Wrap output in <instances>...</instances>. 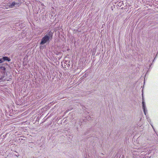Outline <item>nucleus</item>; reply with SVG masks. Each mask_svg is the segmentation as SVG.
Returning a JSON list of instances; mask_svg holds the SVG:
<instances>
[{"label": "nucleus", "mask_w": 158, "mask_h": 158, "mask_svg": "<svg viewBox=\"0 0 158 158\" xmlns=\"http://www.w3.org/2000/svg\"><path fill=\"white\" fill-rule=\"evenodd\" d=\"M53 35V33L50 31L47 33L44 37H43L41 40V41L40 43V44H43L49 41L50 40L52 39Z\"/></svg>", "instance_id": "obj_1"}, {"label": "nucleus", "mask_w": 158, "mask_h": 158, "mask_svg": "<svg viewBox=\"0 0 158 158\" xmlns=\"http://www.w3.org/2000/svg\"><path fill=\"white\" fill-rule=\"evenodd\" d=\"M142 104V108L143 109L144 113L145 115H146V112L147 111V108H146L145 102L143 101V98Z\"/></svg>", "instance_id": "obj_2"}, {"label": "nucleus", "mask_w": 158, "mask_h": 158, "mask_svg": "<svg viewBox=\"0 0 158 158\" xmlns=\"http://www.w3.org/2000/svg\"><path fill=\"white\" fill-rule=\"evenodd\" d=\"M2 60H3V62L5 61H10L11 60L10 59L8 58V57L7 56H4L3 57V58L2 59Z\"/></svg>", "instance_id": "obj_3"}, {"label": "nucleus", "mask_w": 158, "mask_h": 158, "mask_svg": "<svg viewBox=\"0 0 158 158\" xmlns=\"http://www.w3.org/2000/svg\"><path fill=\"white\" fill-rule=\"evenodd\" d=\"M16 5L15 2H12V3L10 4L9 5V6L10 8H13L14 6H15V5Z\"/></svg>", "instance_id": "obj_4"}, {"label": "nucleus", "mask_w": 158, "mask_h": 158, "mask_svg": "<svg viewBox=\"0 0 158 158\" xmlns=\"http://www.w3.org/2000/svg\"><path fill=\"white\" fill-rule=\"evenodd\" d=\"M21 2H15L16 5L17 6H19L21 4Z\"/></svg>", "instance_id": "obj_5"}, {"label": "nucleus", "mask_w": 158, "mask_h": 158, "mask_svg": "<svg viewBox=\"0 0 158 158\" xmlns=\"http://www.w3.org/2000/svg\"><path fill=\"white\" fill-rule=\"evenodd\" d=\"M100 156V157L102 158H104V155L102 153H101L100 154H99V157Z\"/></svg>", "instance_id": "obj_6"}, {"label": "nucleus", "mask_w": 158, "mask_h": 158, "mask_svg": "<svg viewBox=\"0 0 158 158\" xmlns=\"http://www.w3.org/2000/svg\"><path fill=\"white\" fill-rule=\"evenodd\" d=\"M3 62V61H2V59H0V64Z\"/></svg>", "instance_id": "obj_7"}, {"label": "nucleus", "mask_w": 158, "mask_h": 158, "mask_svg": "<svg viewBox=\"0 0 158 158\" xmlns=\"http://www.w3.org/2000/svg\"><path fill=\"white\" fill-rule=\"evenodd\" d=\"M148 121L149 122H150V121H151V120H150V119H148Z\"/></svg>", "instance_id": "obj_8"}, {"label": "nucleus", "mask_w": 158, "mask_h": 158, "mask_svg": "<svg viewBox=\"0 0 158 158\" xmlns=\"http://www.w3.org/2000/svg\"><path fill=\"white\" fill-rule=\"evenodd\" d=\"M2 67V68H3V70H5V67Z\"/></svg>", "instance_id": "obj_9"}, {"label": "nucleus", "mask_w": 158, "mask_h": 158, "mask_svg": "<svg viewBox=\"0 0 158 158\" xmlns=\"http://www.w3.org/2000/svg\"><path fill=\"white\" fill-rule=\"evenodd\" d=\"M150 125H151L152 126V128H153V129H154V128H153V126L152 125V124H151V123H150Z\"/></svg>", "instance_id": "obj_10"}, {"label": "nucleus", "mask_w": 158, "mask_h": 158, "mask_svg": "<svg viewBox=\"0 0 158 158\" xmlns=\"http://www.w3.org/2000/svg\"><path fill=\"white\" fill-rule=\"evenodd\" d=\"M2 68V66L1 67H0V69H1Z\"/></svg>", "instance_id": "obj_11"}]
</instances>
